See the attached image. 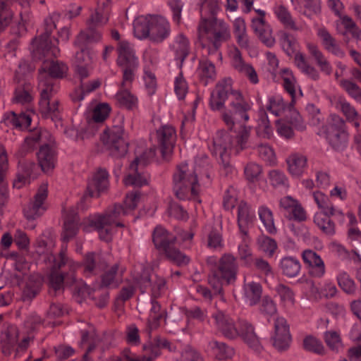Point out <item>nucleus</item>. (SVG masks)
<instances>
[{"instance_id": "1", "label": "nucleus", "mask_w": 361, "mask_h": 361, "mask_svg": "<svg viewBox=\"0 0 361 361\" xmlns=\"http://www.w3.org/2000/svg\"><path fill=\"white\" fill-rule=\"evenodd\" d=\"M253 103L237 90L232 87V80L224 79L219 82L212 91L209 106L212 111H221V117L228 129L236 133L235 137L227 132L219 131L213 140L211 151L223 161L228 152L235 154L248 147L251 127L245 123L250 120V112Z\"/></svg>"}, {"instance_id": "2", "label": "nucleus", "mask_w": 361, "mask_h": 361, "mask_svg": "<svg viewBox=\"0 0 361 361\" xmlns=\"http://www.w3.org/2000/svg\"><path fill=\"white\" fill-rule=\"evenodd\" d=\"M139 200L138 192H129L126 196L124 206L114 204L109 207L103 214L90 216L87 219L88 226L97 231L101 240L109 242L111 240L117 228L124 227L121 218L134 210Z\"/></svg>"}, {"instance_id": "3", "label": "nucleus", "mask_w": 361, "mask_h": 361, "mask_svg": "<svg viewBox=\"0 0 361 361\" xmlns=\"http://www.w3.org/2000/svg\"><path fill=\"white\" fill-rule=\"evenodd\" d=\"M42 30L45 31L39 37L34 39L31 44V54L35 60L47 59L51 57H57L59 49L53 45L49 40V35L54 29L56 28V24H42ZM68 70L67 66L59 61L44 60L42 67L39 72V84L41 80V75H44L43 80L52 84H56L54 78H62Z\"/></svg>"}, {"instance_id": "4", "label": "nucleus", "mask_w": 361, "mask_h": 361, "mask_svg": "<svg viewBox=\"0 0 361 361\" xmlns=\"http://www.w3.org/2000/svg\"><path fill=\"white\" fill-rule=\"evenodd\" d=\"M42 324V319L37 314L29 315L24 323L25 333L27 335L23 336L19 343L18 341L20 334L18 328L16 326H9L1 336L3 353L9 356L13 353L15 358L20 357L33 342L34 333Z\"/></svg>"}, {"instance_id": "5", "label": "nucleus", "mask_w": 361, "mask_h": 361, "mask_svg": "<svg viewBox=\"0 0 361 361\" xmlns=\"http://www.w3.org/2000/svg\"><path fill=\"white\" fill-rule=\"evenodd\" d=\"M195 169H190L186 163L177 166L173 177V190L180 200L195 199L200 190L197 178V167H204L208 164L207 157L202 154L195 161Z\"/></svg>"}, {"instance_id": "6", "label": "nucleus", "mask_w": 361, "mask_h": 361, "mask_svg": "<svg viewBox=\"0 0 361 361\" xmlns=\"http://www.w3.org/2000/svg\"><path fill=\"white\" fill-rule=\"evenodd\" d=\"M207 263L212 265L208 277L209 284L214 293L221 294L224 284H229L236 279L238 265L236 258L231 254H224L219 260L209 257Z\"/></svg>"}, {"instance_id": "7", "label": "nucleus", "mask_w": 361, "mask_h": 361, "mask_svg": "<svg viewBox=\"0 0 361 361\" xmlns=\"http://www.w3.org/2000/svg\"><path fill=\"white\" fill-rule=\"evenodd\" d=\"M280 75L283 80V87L291 97V101L287 104L281 95L271 96L269 98L267 109L276 116H288V114L298 116V114L294 109L295 100L297 97L295 78L288 68L282 69L280 71Z\"/></svg>"}, {"instance_id": "8", "label": "nucleus", "mask_w": 361, "mask_h": 361, "mask_svg": "<svg viewBox=\"0 0 361 361\" xmlns=\"http://www.w3.org/2000/svg\"><path fill=\"white\" fill-rule=\"evenodd\" d=\"M198 39L202 49L208 56L215 54L221 57L218 50L222 42L228 40L230 31L225 24H200Z\"/></svg>"}, {"instance_id": "9", "label": "nucleus", "mask_w": 361, "mask_h": 361, "mask_svg": "<svg viewBox=\"0 0 361 361\" xmlns=\"http://www.w3.org/2000/svg\"><path fill=\"white\" fill-rule=\"evenodd\" d=\"M116 51V64L122 72V86L132 84L139 68V59L133 45L126 40L118 42Z\"/></svg>"}, {"instance_id": "10", "label": "nucleus", "mask_w": 361, "mask_h": 361, "mask_svg": "<svg viewBox=\"0 0 361 361\" xmlns=\"http://www.w3.org/2000/svg\"><path fill=\"white\" fill-rule=\"evenodd\" d=\"M25 142H33L41 145L37 154L38 164L44 173L51 172L56 163V153L53 147L54 138L47 130H39L33 133Z\"/></svg>"}, {"instance_id": "11", "label": "nucleus", "mask_w": 361, "mask_h": 361, "mask_svg": "<svg viewBox=\"0 0 361 361\" xmlns=\"http://www.w3.org/2000/svg\"><path fill=\"white\" fill-rule=\"evenodd\" d=\"M79 264L69 258L66 250H62L54 259L52 270L49 276V283L54 290L60 289L63 283L71 284L75 281L74 273Z\"/></svg>"}, {"instance_id": "12", "label": "nucleus", "mask_w": 361, "mask_h": 361, "mask_svg": "<svg viewBox=\"0 0 361 361\" xmlns=\"http://www.w3.org/2000/svg\"><path fill=\"white\" fill-rule=\"evenodd\" d=\"M155 154V149L150 148L141 154H136L129 166L128 174L123 179L126 185L142 187L148 183L149 175L144 171V168L154 158Z\"/></svg>"}, {"instance_id": "13", "label": "nucleus", "mask_w": 361, "mask_h": 361, "mask_svg": "<svg viewBox=\"0 0 361 361\" xmlns=\"http://www.w3.org/2000/svg\"><path fill=\"white\" fill-rule=\"evenodd\" d=\"M44 75H41L39 88L41 91V97L39 102V111L45 118H51L53 121L60 118V109L59 101L54 97L58 91L56 84H52L43 80Z\"/></svg>"}, {"instance_id": "14", "label": "nucleus", "mask_w": 361, "mask_h": 361, "mask_svg": "<svg viewBox=\"0 0 361 361\" xmlns=\"http://www.w3.org/2000/svg\"><path fill=\"white\" fill-rule=\"evenodd\" d=\"M326 138L333 148L343 149L347 142L348 133L345 121L340 116L331 114L325 128Z\"/></svg>"}, {"instance_id": "15", "label": "nucleus", "mask_w": 361, "mask_h": 361, "mask_svg": "<svg viewBox=\"0 0 361 361\" xmlns=\"http://www.w3.org/2000/svg\"><path fill=\"white\" fill-rule=\"evenodd\" d=\"M102 140L109 148L111 156L118 158L126 154L128 145L122 126H114L105 131Z\"/></svg>"}, {"instance_id": "16", "label": "nucleus", "mask_w": 361, "mask_h": 361, "mask_svg": "<svg viewBox=\"0 0 361 361\" xmlns=\"http://www.w3.org/2000/svg\"><path fill=\"white\" fill-rule=\"evenodd\" d=\"M48 195V185L42 183L34 196L33 201L30 202L24 208V216L28 220H34L41 216L47 210L46 200Z\"/></svg>"}, {"instance_id": "17", "label": "nucleus", "mask_w": 361, "mask_h": 361, "mask_svg": "<svg viewBox=\"0 0 361 361\" xmlns=\"http://www.w3.org/2000/svg\"><path fill=\"white\" fill-rule=\"evenodd\" d=\"M161 348L167 349L170 352L176 350V346L170 343L167 339L163 337H156L151 345L149 355H143L139 357H134L131 355L129 350H125L121 357L117 358L115 361H152L160 354Z\"/></svg>"}, {"instance_id": "18", "label": "nucleus", "mask_w": 361, "mask_h": 361, "mask_svg": "<svg viewBox=\"0 0 361 361\" xmlns=\"http://www.w3.org/2000/svg\"><path fill=\"white\" fill-rule=\"evenodd\" d=\"M134 283L140 288L142 293L152 286V295L154 298L160 297L166 290V281L164 278L156 276L153 283L151 281L150 271L143 268L142 272L134 279Z\"/></svg>"}, {"instance_id": "19", "label": "nucleus", "mask_w": 361, "mask_h": 361, "mask_svg": "<svg viewBox=\"0 0 361 361\" xmlns=\"http://www.w3.org/2000/svg\"><path fill=\"white\" fill-rule=\"evenodd\" d=\"M80 50L75 53L74 59L75 71L80 80L89 77L92 71L94 53L89 47H78Z\"/></svg>"}, {"instance_id": "20", "label": "nucleus", "mask_w": 361, "mask_h": 361, "mask_svg": "<svg viewBox=\"0 0 361 361\" xmlns=\"http://www.w3.org/2000/svg\"><path fill=\"white\" fill-rule=\"evenodd\" d=\"M108 186L109 180L107 171L104 169L98 170L88 181L86 193L80 204H78V207L82 210L85 209L86 207L82 205L83 202L87 201L89 197H97L100 192L106 190Z\"/></svg>"}, {"instance_id": "21", "label": "nucleus", "mask_w": 361, "mask_h": 361, "mask_svg": "<svg viewBox=\"0 0 361 361\" xmlns=\"http://www.w3.org/2000/svg\"><path fill=\"white\" fill-rule=\"evenodd\" d=\"M272 344L279 351L286 350L290 344L291 338L289 327L283 317H277L274 321V333L271 336Z\"/></svg>"}, {"instance_id": "22", "label": "nucleus", "mask_w": 361, "mask_h": 361, "mask_svg": "<svg viewBox=\"0 0 361 361\" xmlns=\"http://www.w3.org/2000/svg\"><path fill=\"white\" fill-rule=\"evenodd\" d=\"M176 130L171 126H163L157 130V145L163 157L172 152L176 142Z\"/></svg>"}, {"instance_id": "23", "label": "nucleus", "mask_w": 361, "mask_h": 361, "mask_svg": "<svg viewBox=\"0 0 361 361\" xmlns=\"http://www.w3.org/2000/svg\"><path fill=\"white\" fill-rule=\"evenodd\" d=\"M229 57L231 66L239 73L247 76L251 82H258L257 74L252 66L245 62L240 51L237 48H233L229 51Z\"/></svg>"}, {"instance_id": "24", "label": "nucleus", "mask_w": 361, "mask_h": 361, "mask_svg": "<svg viewBox=\"0 0 361 361\" xmlns=\"http://www.w3.org/2000/svg\"><path fill=\"white\" fill-rule=\"evenodd\" d=\"M279 208L288 214V218L297 221L307 219L306 212L300 202L290 196H286L279 200Z\"/></svg>"}, {"instance_id": "25", "label": "nucleus", "mask_w": 361, "mask_h": 361, "mask_svg": "<svg viewBox=\"0 0 361 361\" xmlns=\"http://www.w3.org/2000/svg\"><path fill=\"white\" fill-rule=\"evenodd\" d=\"M238 336L255 352L260 353L262 346L256 335L254 328L247 321L239 319L238 322Z\"/></svg>"}, {"instance_id": "26", "label": "nucleus", "mask_w": 361, "mask_h": 361, "mask_svg": "<svg viewBox=\"0 0 361 361\" xmlns=\"http://www.w3.org/2000/svg\"><path fill=\"white\" fill-rule=\"evenodd\" d=\"M218 330L228 338H235L238 336V323L221 311L212 315Z\"/></svg>"}, {"instance_id": "27", "label": "nucleus", "mask_w": 361, "mask_h": 361, "mask_svg": "<svg viewBox=\"0 0 361 361\" xmlns=\"http://www.w3.org/2000/svg\"><path fill=\"white\" fill-rule=\"evenodd\" d=\"M305 264L310 268V274L315 278H322L326 272V267L323 259L314 251L305 250L302 254Z\"/></svg>"}, {"instance_id": "28", "label": "nucleus", "mask_w": 361, "mask_h": 361, "mask_svg": "<svg viewBox=\"0 0 361 361\" xmlns=\"http://www.w3.org/2000/svg\"><path fill=\"white\" fill-rule=\"evenodd\" d=\"M255 219V212L251 210L250 205L245 202H240L238 205L237 221L241 235L246 236Z\"/></svg>"}, {"instance_id": "29", "label": "nucleus", "mask_w": 361, "mask_h": 361, "mask_svg": "<svg viewBox=\"0 0 361 361\" xmlns=\"http://www.w3.org/2000/svg\"><path fill=\"white\" fill-rule=\"evenodd\" d=\"M173 52L174 59L178 67L181 69L183 62L190 53V42L188 38L182 34L178 35L170 46Z\"/></svg>"}, {"instance_id": "30", "label": "nucleus", "mask_w": 361, "mask_h": 361, "mask_svg": "<svg viewBox=\"0 0 361 361\" xmlns=\"http://www.w3.org/2000/svg\"><path fill=\"white\" fill-rule=\"evenodd\" d=\"M102 39V33L94 25H91L82 30L78 35L74 44L77 47H89Z\"/></svg>"}, {"instance_id": "31", "label": "nucleus", "mask_w": 361, "mask_h": 361, "mask_svg": "<svg viewBox=\"0 0 361 361\" xmlns=\"http://www.w3.org/2000/svg\"><path fill=\"white\" fill-rule=\"evenodd\" d=\"M125 269L118 264L104 271L101 276V286L116 288L123 281Z\"/></svg>"}, {"instance_id": "32", "label": "nucleus", "mask_w": 361, "mask_h": 361, "mask_svg": "<svg viewBox=\"0 0 361 361\" xmlns=\"http://www.w3.org/2000/svg\"><path fill=\"white\" fill-rule=\"evenodd\" d=\"M332 106L345 117V121H353L360 114L347 99L343 96H335L331 100Z\"/></svg>"}, {"instance_id": "33", "label": "nucleus", "mask_w": 361, "mask_h": 361, "mask_svg": "<svg viewBox=\"0 0 361 361\" xmlns=\"http://www.w3.org/2000/svg\"><path fill=\"white\" fill-rule=\"evenodd\" d=\"M313 198L318 207L322 211V213L330 214L331 216L337 217L338 220L343 221L342 210L335 207L325 194L319 191L314 192Z\"/></svg>"}, {"instance_id": "34", "label": "nucleus", "mask_w": 361, "mask_h": 361, "mask_svg": "<svg viewBox=\"0 0 361 361\" xmlns=\"http://www.w3.org/2000/svg\"><path fill=\"white\" fill-rule=\"evenodd\" d=\"M31 116L27 113L16 114L13 111L5 114L2 122L7 126L20 130L28 128L31 123Z\"/></svg>"}, {"instance_id": "35", "label": "nucleus", "mask_w": 361, "mask_h": 361, "mask_svg": "<svg viewBox=\"0 0 361 361\" xmlns=\"http://www.w3.org/2000/svg\"><path fill=\"white\" fill-rule=\"evenodd\" d=\"M176 238L174 235L161 226L156 227L152 234V240L155 247L164 252L173 245Z\"/></svg>"}, {"instance_id": "36", "label": "nucleus", "mask_w": 361, "mask_h": 361, "mask_svg": "<svg viewBox=\"0 0 361 361\" xmlns=\"http://www.w3.org/2000/svg\"><path fill=\"white\" fill-rule=\"evenodd\" d=\"M196 72L200 82L204 86L214 82L216 79V73L215 66L206 59L200 60Z\"/></svg>"}, {"instance_id": "37", "label": "nucleus", "mask_w": 361, "mask_h": 361, "mask_svg": "<svg viewBox=\"0 0 361 361\" xmlns=\"http://www.w3.org/2000/svg\"><path fill=\"white\" fill-rule=\"evenodd\" d=\"M106 267V262L99 255L90 253L84 262V273L87 276L100 273Z\"/></svg>"}, {"instance_id": "38", "label": "nucleus", "mask_w": 361, "mask_h": 361, "mask_svg": "<svg viewBox=\"0 0 361 361\" xmlns=\"http://www.w3.org/2000/svg\"><path fill=\"white\" fill-rule=\"evenodd\" d=\"M33 100V88L28 82H19L16 87L13 101L14 103L26 105Z\"/></svg>"}, {"instance_id": "39", "label": "nucleus", "mask_w": 361, "mask_h": 361, "mask_svg": "<svg viewBox=\"0 0 361 361\" xmlns=\"http://www.w3.org/2000/svg\"><path fill=\"white\" fill-rule=\"evenodd\" d=\"M307 157L301 154L294 153L287 159L288 169L290 173L295 177L300 176L307 167Z\"/></svg>"}, {"instance_id": "40", "label": "nucleus", "mask_w": 361, "mask_h": 361, "mask_svg": "<svg viewBox=\"0 0 361 361\" xmlns=\"http://www.w3.org/2000/svg\"><path fill=\"white\" fill-rule=\"evenodd\" d=\"M262 293V288L260 283L250 281L243 285V298L250 306L255 305L259 301Z\"/></svg>"}, {"instance_id": "41", "label": "nucleus", "mask_w": 361, "mask_h": 361, "mask_svg": "<svg viewBox=\"0 0 361 361\" xmlns=\"http://www.w3.org/2000/svg\"><path fill=\"white\" fill-rule=\"evenodd\" d=\"M79 219L75 211L73 209L66 217L63 224L62 240L68 242L73 238L78 231Z\"/></svg>"}, {"instance_id": "42", "label": "nucleus", "mask_w": 361, "mask_h": 361, "mask_svg": "<svg viewBox=\"0 0 361 361\" xmlns=\"http://www.w3.org/2000/svg\"><path fill=\"white\" fill-rule=\"evenodd\" d=\"M207 350L216 358L221 360L231 358L234 355V350L232 348L216 340H212L208 343Z\"/></svg>"}, {"instance_id": "43", "label": "nucleus", "mask_w": 361, "mask_h": 361, "mask_svg": "<svg viewBox=\"0 0 361 361\" xmlns=\"http://www.w3.org/2000/svg\"><path fill=\"white\" fill-rule=\"evenodd\" d=\"M307 48L320 71L326 75H330L332 71V67L319 47L314 44L307 43Z\"/></svg>"}, {"instance_id": "44", "label": "nucleus", "mask_w": 361, "mask_h": 361, "mask_svg": "<svg viewBox=\"0 0 361 361\" xmlns=\"http://www.w3.org/2000/svg\"><path fill=\"white\" fill-rule=\"evenodd\" d=\"M279 267L283 275L293 278L299 274L301 264L300 261L294 257H284L280 260Z\"/></svg>"}, {"instance_id": "45", "label": "nucleus", "mask_w": 361, "mask_h": 361, "mask_svg": "<svg viewBox=\"0 0 361 361\" xmlns=\"http://www.w3.org/2000/svg\"><path fill=\"white\" fill-rule=\"evenodd\" d=\"M131 84L122 86V81L120 84V90L116 94L117 102L121 106L128 109H133L137 107V99L129 90L128 87Z\"/></svg>"}, {"instance_id": "46", "label": "nucleus", "mask_w": 361, "mask_h": 361, "mask_svg": "<svg viewBox=\"0 0 361 361\" xmlns=\"http://www.w3.org/2000/svg\"><path fill=\"white\" fill-rule=\"evenodd\" d=\"M252 28L263 44L269 47L274 46L275 38L269 24H252Z\"/></svg>"}, {"instance_id": "47", "label": "nucleus", "mask_w": 361, "mask_h": 361, "mask_svg": "<svg viewBox=\"0 0 361 361\" xmlns=\"http://www.w3.org/2000/svg\"><path fill=\"white\" fill-rule=\"evenodd\" d=\"M257 214L267 233L274 235L277 232L274 224V214L266 205H261L258 207Z\"/></svg>"}, {"instance_id": "48", "label": "nucleus", "mask_w": 361, "mask_h": 361, "mask_svg": "<svg viewBox=\"0 0 361 361\" xmlns=\"http://www.w3.org/2000/svg\"><path fill=\"white\" fill-rule=\"evenodd\" d=\"M295 64L298 69L310 78L317 80L319 78V73L317 70L311 66L302 53H297L295 55Z\"/></svg>"}, {"instance_id": "49", "label": "nucleus", "mask_w": 361, "mask_h": 361, "mask_svg": "<svg viewBox=\"0 0 361 361\" xmlns=\"http://www.w3.org/2000/svg\"><path fill=\"white\" fill-rule=\"evenodd\" d=\"M35 164L32 161H21L18 166V175L17 179L14 181V186L20 188L22 184L27 181L28 178L31 176Z\"/></svg>"}, {"instance_id": "50", "label": "nucleus", "mask_w": 361, "mask_h": 361, "mask_svg": "<svg viewBox=\"0 0 361 361\" xmlns=\"http://www.w3.org/2000/svg\"><path fill=\"white\" fill-rule=\"evenodd\" d=\"M100 85L101 81L99 79H94L87 82H83V80H80V87L75 90L73 95V99L74 101L82 100L87 94L94 91Z\"/></svg>"}, {"instance_id": "51", "label": "nucleus", "mask_w": 361, "mask_h": 361, "mask_svg": "<svg viewBox=\"0 0 361 361\" xmlns=\"http://www.w3.org/2000/svg\"><path fill=\"white\" fill-rule=\"evenodd\" d=\"M330 216H331L330 214L317 213L314 217L315 224L328 235L335 233V226L331 221Z\"/></svg>"}, {"instance_id": "52", "label": "nucleus", "mask_w": 361, "mask_h": 361, "mask_svg": "<svg viewBox=\"0 0 361 361\" xmlns=\"http://www.w3.org/2000/svg\"><path fill=\"white\" fill-rule=\"evenodd\" d=\"M339 287L347 294L352 295L356 291V284L349 274L344 270H340L336 276Z\"/></svg>"}, {"instance_id": "53", "label": "nucleus", "mask_w": 361, "mask_h": 361, "mask_svg": "<svg viewBox=\"0 0 361 361\" xmlns=\"http://www.w3.org/2000/svg\"><path fill=\"white\" fill-rule=\"evenodd\" d=\"M150 40L161 42L169 37L170 28L167 24H149Z\"/></svg>"}, {"instance_id": "54", "label": "nucleus", "mask_w": 361, "mask_h": 361, "mask_svg": "<svg viewBox=\"0 0 361 361\" xmlns=\"http://www.w3.org/2000/svg\"><path fill=\"white\" fill-rule=\"evenodd\" d=\"M218 11L219 6L215 0H207L203 2L201 8L202 16L203 13L206 15L209 13V16L208 18L205 17L203 18L202 23H217L218 20L216 15Z\"/></svg>"}, {"instance_id": "55", "label": "nucleus", "mask_w": 361, "mask_h": 361, "mask_svg": "<svg viewBox=\"0 0 361 361\" xmlns=\"http://www.w3.org/2000/svg\"><path fill=\"white\" fill-rule=\"evenodd\" d=\"M111 1L106 0L102 2V6H98L94 13L90 16L91 23H106L109 20Z\"/></svg>"}, {"instance_id": "56", "label": "nucleus", "mask_w": 361, "mask_h": 361, "mask_svg": "<svg viewBox=\"0 0 361 361\" xmlns=\"http://www.w3.org/2000/svg\"><path fill=\"white\" fill-rule=\"evenodd\" d=\"M162 315L163 314L161 311V305L157 301L152 300V307L148 317V327L151 331L159 326Z\"/></svg>"}, {"instance_id": "57", "label": "nucleus", "mask_w": 361, "mask_h": 361, "mask_svg": "<svg viewBox=\"0 0 361 361\" xmlns=\"http://www.w3.org/2000/svg\"><path fill=\"white\" fill-rule=\"evenodd\" d=\"M259 249L269 256H272L277 248V243L273 238L262 235L257 240Z\"/></svg>"}, {"instance_id": "58", "label": "nucleus", "mask_w": 361, "mask_h": 361, "mask_svg": "<svg viewBox=\"0 0 361 361\" xmlns=\"http://www.w3.org/2000/svg\"><path fill=\"white\" fill-rule=\"evenodd\" d=\"M275 290L284 305L290 306L294 304L295 295L290 288L280 283L276 286Z\"/></svg>"}, {"instance_id": "59", "label": "nucleus", "mask_w": 361, "mask_h": 361, "mask_svg": "<svg viewBox=\"0 0 361 361\" xmlns=\"http://www.w3.org/2000/svg\"><path fill=\"white\" fill-rule=\"evenodd\" d=\"M164 252L167 258L178 266L187 265L190 261L188 256L173 247V245Z\"/></svg>"}, {"instance_id": "60", "label": "nucleus", "mask_w": 361, "mask_h": 361, "mask_svg": "<svg viewBox=\"0 0 361 361\" xmlns=\"http://www.w3.org/2000/svg\"><path fill=\"white\" fill-rule=\"evenodd\" d=\"M242 243L238 245V255L240 259L243 260L246 266H250L253 260L252 258V252L248 245L249 238L241 235Z\"/></svg>"}, {"instance_id": "61", "label": "nucleus", "mask_w": 361, "mask_h": 361, "mask_svg": "<svg viewBox=\"0 0 361 361\" xmlns=\"http://www.w3.org/2000/svg\"><path fill=\"white\" fill-rule=\"evenodd\" d=\"M304 3L303 14L309 20H314L321 12L320 0H302Z\"/></svg>"}, {"instance_id": "62", "label": "nucleus", "mask_w": 361, "mask_h": 361, "mask_svg": "<svg viewBox=\"0 0 361 361\" xmlns=\"http://www.w3.org/2000/svg\"><path fill=\"white\" fill-rule=\"evenodd\" d=\"M110 111L111 107L108 104L99 103L92 111V119L96 123L103 122L109 116Z\"/></svg>"}, {"instance_id": "63", "label": "nucleus", "mask_w": 361, "mask_h": 361, "mask_svg": "<svg viewBox=\"0 0 361 361\" xmlns=\"http://www.w3.org/2000/svg\"><path fill=\"white\" fill-rule=\"evenodd\" d=\"M269 180L271 185L274 188L288 186V178L286 175L281 171L271 170L269 173Z\"/></svg>"}, {"instance_id": "64", "label": "nucleus", "mask_w": 361, "mask_h": 361, "mask_svg": "<svg viewBox=\"0 0 361 361\" xmlns=\"http://www.w3.org/2000/svg\"><path fill=\"white\" fill-rule=\"evenodd\" d=\"M336 30L348 39L360 38L361 35V31L356 24H337Z\"/></svg>"}]
</instances>
